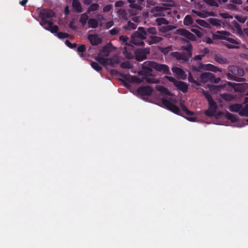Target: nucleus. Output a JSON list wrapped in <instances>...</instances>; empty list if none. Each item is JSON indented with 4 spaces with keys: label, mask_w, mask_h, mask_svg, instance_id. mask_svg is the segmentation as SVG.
Wrapping results in <instances>:
<instances>
[{
    "label": "nucleus",
    "mask_w": 248,
    "mask_h": 248,
    "mask_svg": "<svg viewBox=\"0 0 248 248\" xmlns=\"http://www.w3.org/2000/svg\"><path fill=\"white\" fill-rule=\"evenodd\" d=\"M212 38L214 40L220 39L226 41L225 45L228 48H238L241 43L240 40L235 38L230 32L227 31H217L216 33L213 34Z\"/></svg>",
    "instance_id": "nucleus-1"
},
{
    "label": "nucleus",
    "mask_w": 248,
    "mask_h": 248,
    "mask_svg": "<svg viewBox=\"0 0 248 248\" xmlns=\"http://www.w3.org/2000/svg\"><path fill=\"white\" fill-rule=\"evenodd\" d=\"M153 69L163 74L170 75L169 67L164 64H160L155 62L147 61L143 62L142 72L145 75L152 76Z\"/></svg>",
    "instance_id": "nucleus-2"
},
{
    "label": "nucleus",
    "mask_w": 248,
    "mask_h": 248,
    "mask_svg": "<svg viewBox=\"0 0 248 248\" xmlns=\"http://www.w3.org/2000/svg\"><path fill=\"white\" fill-rule=\"evenodd\" d=\"M228 73H227V78L230 80H232L236 81H245L244 78H241L237 77H242L245 73L243 68L238 66L231 65L228 68Z\"/></svg>",
    "instance_id": "nucleus-3"
},
{
    "label": "nucleus",
    "mask_w": 248,
    "mask_h": 248,
    "mask_svg": "<svg viewBox=\"0 0 248 248\" xmlns=\"http://www.w3.org/2000/svg\"><path fill=\"white\" fill-rule=\"evenodd\" d=\"M145 33L144 27H139L138 30L135 31L131 35V42L135 45H144V43L143 40H144Z\"/></svg>",
    "instance_id": "nucleus-4"
},
{
    "label": "nucleus",
    "mask_w": 248,
    "mask_h": 248,
    "mask_svg": "<svg viewBox=\"0 0 248 248\" xmlns=\"http://www.w3.org/2000/svg\"><path fill=\"white\" fill-rule=\"evenodd\" d=\"M200 83H203L207 82H211L212 83H217L220 80V78H216L214 75L210 72H204L201 74L200 76Z\"/></svg>",
    "instance_id": "nucleus-5"
},
{
    "label": "nucleus",
    "mask_w": 248,
    "mask_h": 248,
    "mask_svg": "<svg viewBox=\"0 0 248 248\" xmlns=\"http://www.w3.org/2000/svg\"><path fill=\"white\" fill-rule=\"evenodd\" d=\"M193 69L197 72H201L202 70L211 71L214 72H221L222 70L211 64H204L202 63L198 64L197 66H194Z\"/></svg>",
    "instance_id": "nucleus-6"
},
{
    "label": "nucleus",
    "mask_w": 248,
    "mask_h": 248,
    "mask_svg": "<svg viewBox=\"0 0 248 248\" xmlns=\"http://www.w3.org/2000/svg\"><path fill=\"white\" fill-rule=\"evenodd\" d=\"M149 53V48L137 49L135 51V59L139 62L142 61L147 58V54Z\"/></svg>",
    "instance_id": "nucleus-7"
},
{
    "label": "nucleus",
    "mask_w": 248,
    "mask_h": 248,
    "mask_svg": "<svg viewBox=\"0 0 248 248\" xmlns=\"http://www.w3.org/2000/svg\"><path fill=\"white\" fill-rule=\"evenodd\" d=\"M162 104L168 110L171 111L176 114H179L180 109L178 107L170 102L166 98H162Z\"/></svg>",
    "instance_id": "nucleus-8"
},
{
    "label": "nucleus",
    "mask_w": 248,
    "mask_h": 248,
    "mask_svg": "<svg viewBox=\"0 0 248 248\" xmlns=\"http://www.w3.org/2000/svg\"><path fill=\"white\" fill-rule=\"evenodd\" d=\"M209 108L205 111L204 114L208 117H212L215 115L217 109V105L215 101L209 102Z\"/></svg>",
    "instance_id": "nucleus-9"
},
{
    "label": "nucleus",
    "mask_w": 248,
    "mask_h": 248,
    "mask_svg": "<svg viewBox=\"0 0 248 248\" xmlns=\"http://www.w3.org/2000/svg\"><path fill=\"white\" fill-rule=\"evenodd\" d=\"M176 33L182 35L192 41L195 40L196 39V37L193 33L184 29H177L176 31Z\"/></svg>",
    "instance_id": "nucleus-10"
},
{
    "label": "nucleus",
    "mask_w": 248,
    "mask_h": 248,
    "mask_svg": "<svg viewBox=\"0 0 248 248\" xmlns=\"http://www.w3.org/2000/svg\"><path fill=\"white\" fill-rule=\"evenodd\" d=\"M54 13L52 10L49 9H43L39 13V16L41 20H46L47 18H50L53 17Z\"/></svg>",
    "instance_id": "nucleus-11"
},
{
    "label": "nucleus",
    "mask_w": 248,
    "mask_h": 248,
    "mask_svg": "<svg viewBox=\"0 0 248 248\" xmlns=\"http://www.w3.org/2000/svg\"><path fill=\"white\" fill-rule=\"evenodd\" d=\"M87 38L93 46H97L102 42V39L99 37L98 35L97 34H90L88 35Z\"/></svg>",
    "instance_id": "nucleus-12"
},
{
    "label": "nucleus",
    "mask_w": 248,
    "mask_h": 248,
    "mask_svg": "<svg viewBox=\"0 0 248 248\" xmlns=\"http://www.w3.org/2000/svg\"><path fill=\"white\" fill-rule=\"evenodd\" d=\"M152 92V88L148 86L140 87L137 90V93L141 95L150 96Z\"/></svg>",
    "instance_id": "nucleus-13"
},
{
    "label": "nucleus",
    "mask_w": 248,
    "mask_h": 248,
    "mask_svg": "<svg viewBox=\"0 0 248 248\" xmlns=\"http://www.w3.org/2000/svg\"><path fill=\"white\" fill-rule=\"evenodd\" d=\"M145 0H137L138 2H136V0H127L130 3L129 7L141 11L142 8V3Z\"/></svg>",
    "instance_id": "nucleus-14"
},
{
    "label": "nucleus",
    "mask_w": 248,
    "mask_h": 248,
    "mask_svg": "<svg viewBox=\"0 0 248 248\" xmlns=\"http://www.w3.org/2000/svg\"><path fill=\"white\" fill-rule=\"evenodd\" d=\"M145 35L144 37V40L147 42L149 38L152 35H156L157 31L155 27L145 28Z\"/></svg>",
    "instance_id": "nucleus-15"
},
{
    "label": "nucleus",
    "mask_w": 248,
    "mask_h": 248,
    "mask_svg": "<svg viewBox=\"0 0 248 248\" xmlns=\"http://www.w3.org/2000/svg\"><path fill=\"white\" fill-rule=\"evenodd\" d=\"M172 71L176 76L179 77L180 78L184 80L186 78V74L182 69L177 67H174L172 68Z\"/></svg>",
    "instance_id": "nucleus-16"
},
{
    "label": "nucleus",
    "mask_w": 248,
    "mask_h": 248,
    "mask_svg": "<svg viewBox=\"0 0 248 248\" xmlns=\"http://www.w3.org/2000/svg\"><path fill=\"white\" fill-rule=\"evenodd\" d=\"M175 86L177 89L184 93H186L188 91V85L182 81H178L175 83Z\"/></svg>",
    "instance_id": "nucleus-17"
},
{
    "label": "nucleus",
    "mask_w": 248,
    "mask_h": 248,
    "mask_svg": "<svg viewBox=\"0 0 248 248\" xmlns=\"http://www.w3.org/2000/svg\"><path fill=\"white\" fill-rule=\"evenodd\" d=\"M171 55L179 60L187 61L189 59V58L186 56L184 52H173L171 53Z\"/></svg>",
    "instance_id": "nucleus-18"
},
{
    "label": "nucleus",
    "mask_w": 248,
    "mask_h": 248,
    "mask_svg": "<svg viewBox=\"0 0 248 248\" xmlns=\"http://www.w3.org/2000/svg\"><path fill=\"white\" fill-rule=\"evenodd\" d=\"M162 40V38L157 36L156 35H152L149 38L147 43L149 45L155 44L160 42Z\"/></svg>",
    "instance_id": "nucleus-19"
},
{
    "label": "nucleus",
    "mask_w": 248,
    "mask_h": 248,
    "mask_svg": "<svg viewBox=\"0 0 248 248\" xmlns=\"http://www.w3.org/2000/svg\"><path fill=\"white\" fill-rule=\"evenodd\" d=\"M162 40V38L157 36L156 35H152L149 38L147 43L149 45L155 44L160 42Z\"/></svg>",
    "instance_id": "nucleus-20"
},
{
    "label": "nucleus",
    "mask_w": 248,
    "mask_h": 248,
    "mask_svg": "<svg viewBox=\"0 0 248 248\" xmlns=\"http://www.w3.org/2000/svg\"><path fill=\"white\" fill-rule=\"evenodd\" d=\"M243 107V104H234L231 105L228 109L232 112H238L239 114V112L241 110V108H242Z\"/></svg>",
    "instance_id": "nucleus-21"
},
{
    "label": "nucleus",
    "mask_w": 248,
    "mask_h": 248,
    "mask_svg": "<svg viewBox=\"0 0 248 248\" xmlns=\"http://www.w3.org/2000/svg\"><path fill=\"white\" fill-rule=\"evenodd\" d=\"M156 90L158 92H160L162 94L164 95L171 96V93L166 87L162 86V85H157L156 86Z\"/></svg>",
    "instance_id": "nucleus-22"
},
{
    "label": "nucleus",
    "mask_w": 248,
    "mask_h": 248,
    "mask_svg": "<svg viewBox=\"0 0 248 248\" xmlns=\"http://www.w3.org/2000/svg\"><path fill=\"white\" fill-rule=\"evenodd\" d=\"M120 76L122 78H123L124 79H125V80H126L127 81L130 82V81H132V80L131 79V78L130 77V76L129 74H121L120 75ZM132 80L135 81L139 83L140 82V79L139 78H137L136 76H133L132 77Z\"/></svg>",
    "instance_id": "nucleus-23"
},
{
    "label": "nucleus",
    "mask_w": 248,
    "mask_h": 248,
    "mask_svg": "<svg viewBox=\"0 0 248 248\" xmlns=\"http://www.w3.org/2000/svg\"><path fill=\"white\" fill-rule=\"evenodd\" d=\"M72 7L78 13L82 12V7L78 0H73L72 1Z\"/></svg>",
    "instance_id": "nucleus-24"
},
{
    "label": "nucleus",
    "mask_w": 248,
    "mask_h": 248,
    "mask_svg": "<svg viewBox=\"0 0 248 248\" xmlns=\"http://www.w3.org/2000/svg\"><path fill=\"white\" fill-rule=\"evenodd\" d=\"M224 115L228 120L231 121L232 123H235L238 120L236 115H233L227 111L225 112Z\"/></svg>",
    "instance_id": "nucleus-25"
},
{
    "label": "nucleus",
    "mask_w": 248,
    "mask_h": 248,
    "mask_svg": "<svg viewBox=\"0 0 248 248\" xmlns=\"http://www.w3.org/2000/svg\"><path fill=\"white\" fill-rule=\"evenodd\" d=\"M165 8L163 7H160V6H156L154 8H153L151 10V12L152 13H154L155 15H159V16H162V15H163V14H162V13H163V11L164 10Z\"/></svg>",
    "instance_id": "nucleus-26"
},
{
    "label": "nucleus",
    "mask_w": 248,
    "mask_h": 248,
    "mask_svg": "<svg viewBox=\"0 0 248 248\" xmlns=\"http://www.w3.org/2000/svg\"><path fill=\"white\" fill-rule=\"evenodd\" d=\"M53 23L51 21H49L47 20H41L40 25L43 27L46 30L49 31L50 27L53 25Z\"/></svg>",
    "instance_id": "nucleus-27"
},
{
    "label": "nucleus",
    "mask_w": 248,
    "mask_h": 248,
    "mask_svg": "<svg viewBox=\"0 0 248 248\" xmlns=\"http://www.w3.org/2000/svg\"><path fill=\"white\" fill-rule=\"evenodd\" d=\"M88 14L87 12H86V13L82 14L80 16L79 22L83 26L86 25L87 22H88V20L89 19Z\"/></svg>",
    "instance_id": "nucleus-28"
},
{
    "label": "nucleus",
    "mask_w": 248,
    "mask_h": 248,
    "mask_svg": "<svg viewBox=\"0 0 248 248\" xmlns=\"http://www.w3.org/2000/svg\"><path fill=\"white\" fill-rule=\"evenodd\" d=\"M88 24L89 28H96L98 26V23L97 20L95 18H90L88 20Z\"/></svg>",
    "instance_id": "nucleus-29"
},
{
    "label": "nucleus",
    "mask_w": 248,
    "mask_h": 248,
    "mask_svg": "<svg viewBox=\"0 0 248 248\" xmlns=\"http://www.w3.org/2000/svg\"><path fill=\"white\" fill-rule=\"evenodd\" d=\"M99 7V5L97 3H92L88 7L87 12L90 14L91 12L97 11Z\"/></svg>",
    "instance_id": "nucleus-30"
},
{
    "label": "nucleus",
    "mask_w": 248,
    "mask_h": 248,
    "mask_svg": "<svg viewBox=\"0 0 248 248\" xmlns=\"http://www.w3.org/2000/svg\"><path fill=\"white\" fill-rule=\"evenodd\" d=\"M151 77H143V79L145 81L149 83H158L159 82V80L157 78H155L154 77H153L152 75Z\"/></svg>",
    "instance_id": "nucleus-31"
},
{
    "label": "nucleus",
    "mask_w": 248,
    "mask_h": 248,
    "mask_svg": "<svg viewBox=\"0 0 248 248\" xmlns=\"http://www.w3.org/2000/svg\"><path fill=\"white\" fill-rule=\"evenodd\" d=\"M110 52V47L108 46V45H106L103 47L102 49L100 51V53L102 56L108 57L109 56Z\"/></svg>",
    "instance_id": "nucleus-32"
},
{
    "label": "nucleus",
    "mask_w": 248,
    "mask_h": 248,
    "mask_svg": "<svg viewBox=\"0 0 248 248\" xmlns=\"http://www.w3.org/2000/svg\"><path fill=\"white\" fill-rule=\"evenodd\" d=\"M184 50L185 54L189 58L191 57L192 54V46L191 44H188L185 47Z\"/></svg>",
    "instance_id": "nucleus-33"
},
{
    "label": "nucleus",
    "mask_w": 248,
    "mask_h": 248,
    "mask_svg": "<svg viewBox=\"0 0 248 248\" xmlns=\"http://www.w3.org/2000/svg\"><path fill=\"white\" fill-rule=\"evenodd\" d=\"M239 115L241 116L248 117V104H247L241 108Z\"/></svg>",
    "instance_id": "nucleus-34"
},
{
    "label": "nucleus",
    "mask_w": 248,
    "mask_h": 248,
    "mask_svg": "<svg viewBox=\"0 0 248 248\" xmlns=\"http://www.w3.org/2000/svg\"><path fill=\"white\" fill-rule=\"evenodd\" d=\"M220 96L223 100L226 101H232L234 98L232 95L228 93H223L220 95Z\"/></svg>",
    "instance_id": "nucleus-35"
},
{
    "label": "nucleus",
    "mask_w": 248,
    "mask_h": 248,
    "mask_svg": "<svg viewBox=\"0 0 248 248\" xmlns=\"http://www.w3.org/2000/svg\"><path fill=\"white\" fill-rule=\"evenodd\" d=\"M193 23V20L190 15H186L184 19V24L186 26L191 25Z\"/></svg>",
    "instance_id": "nucleus-36"
},
{
    "label": "nucleus",
    "mask_w": 248,
    "mask_h": 248,
    "mask_svg": "<svg viewBox=\"0 0 248 248\" xmlns=\"http://www.w3.org/2000/svg\"><path fill=\"white\" fill-rule=\"evenodd\" d=\"M186 114L189 116L186 118V119L188 121L191 122H195L196 121L197 118L196 117H193L194 114V113L193 111L188 110Z\"/></svg>",
    "instance_id": "nucleus-37"
},
{
    "label": "nucleus",
    "mask_w": 248,
    "mask_h": 248,
    "mask_svg": "<svg viewBox=\"0 0 248 248\" xmlns=\"http://www.w3.org/2000/svg\"><path fill=\"white\" fill-rule=\"evenodd\" d=\"M188 81L190 83H194L195 85L197 86H201V83L200 81H196L195 80L191 74V73H189L188 77Z\"/></svg>",
    "instance_id": "nucleus-38"
},
{
    "label": "nucleus",
    "mask_w": 248,
    "mask_h": 248,
    "mask_svg": "<svg viewBox=\"0 0 248 248\" xmlns=\"http://www.w3.org/2000/svg\"><path fill=\"white\" fill-rule=\"evenodd\" d=\"M95 60L103 66H106L107 63V59L104 57L98 56L95 58Z\"/></svg>",
    "instance_id": "nucleus-39"
},
{
    "label": "nucleus",
    "mask_w": 248,
    "mask_h": 248,
    "mask_svg": "<svg viewBox=\"0 0 248 248\" xmlns=\"http://www.w3.org/2000/svg\"><path fill=\"white\" fill-rule=\"evenodd\" d=\"M91 65L93 69L97 72H100L102 70V67L97 62H92Z\"/></svg>",
    "instance_id": "nucleus-40"
},
{
    "label": "nucleus",
    "mask_w": 248,
    "mask_h": 248,
    "mask_svg": "<svg viewBox=\"0 0 248 248\" xmlns=\"http://www.w3.org/2000/svg\"><path fill=\"white\" fill-rule=\"evenodd\" d=\"M196 21L197 23L203 27L209 28L210 26L209 24L204 20L198 19Z\"/></svg>",
    "instance_id": "nucleus-41"
},
{
    "label": "nucleus",
    "mask_w": 248,
    "mask_h": 248,
    "mask_svg": "<svg viewBox=\"0 0 248 248\" xmlns=\"http://www.w3.org/2000/svg\"><path fill=\"white\" fill-rule=\"evenodd\" d=\"M172 46H168L166 47L162 48L161 51L165 55H167L172 50Z\"/></svg>",
    "instance_id": "nucleus-42"
},
{
    "label": "nucleus",
    "mask_w": 248,
    "mask_h": 248,
    "mask_svg": "<svg viewBox=\"0 0 248 248\" xmlns=\"http://www.w3.org/2000/svg\"><path fill=\"white\" fill-rule=\"evenodd\" d=\"M120 66L122 68L130 69L132 67V65L129 61H125L121 63Z\"/></svg>",
    "instance_id": "nucleus-43"
},
{
    "label": "nucleus",
    "mask_w": 248,
    "mask_h": 248,
    "mask_svg": "<svg viewBox=\"0 0 248 248\" xmlns=\"http://www.w3.org/2000/svg\"><path fill=\"white\" fill-rule=\"evenodd\" d=\"M209 23L215 26H220V21L217 18H210L208 19Z\"/></svg>",
    "instance_id": "nucleus-44"
},
{
    "label": "nucleus",
    "mask_w": 248,
    "mask_h": 248,
    "mask_svg": "<svg viewBox=\"0 0 248 248\" xmlns=\"http://www.w3.org/2000/svg\"><path fill=\"white\" fill-rule=\"evenodd\" d=\"M156 22L157 25L161 26L162 25H166L168 23L167 20L164 18H158L156 19Z\"/></svg>",
    "instance_id": "nucleus-45"
},
{
    "label": "nucleus",
    "mask_w": 248,
    "mask_h": 248,
    "mask_svg": "<svg viewBox=\"0 0 248 248\" xmlns=\"http://www.w3.org/2000/svg\"><path fill=\"white\" fill-rule=\"evenodd\" d=\"M86 46L85 45H80L77 48V51L79 53V55L81 57H83V53L86 50Z\"/></svg>",
    "instance_id": "nucleus-46"
},
{
    "label": "nucleus",
    "mask_w": 248,
    "mask_h": 248,
    "mask_svg": "<svg viewBox=\"0 0 248 248\" xmlns=\"http://www.w3.org/2000/svg\"><path fill=\"white\" fill-rule=\"evenodd\" d=\"M125 28L126 29L128 30H134L137 28V25L131 21H128Z\"/></svg>",
    "instance_id": "nucleus-47"
},
{
    "label": "nucleus",
    "mask_w": 248,
    "mask_h": 248,
    "mask_svg": "<svg viewBox=\"0 0 248 248\" xmlns=\"http://www.w3.org/2000/svg\"><path fill=\"white\" fill-rule=\"evenodd\" d=\"M57 36L60 39H65L68 38L70 35L67 33L59 32L57 33Z\"/></svg>",
    "instance_id": "nucleus-48"
},
{
    "label": "nucleus",
    "mask_w": 248,
    "mask_h": 248,
    "mask_svg": "<svg viewBox=\"0 0 248 248\" xmlns=\"http://www.w3.org/2000/svg\"><path fill=\"white\" fill-rule=\"evenodd\" d=\"M203 94L205 97V98L208 101V102H210L213 101H214L212 98V95L208 93L205 91H203Z\"/></svg>",
    "instance_id": "nucleus-49"
},
{
    "label": "nucleus",
    "mask_w": 248,
    "mask_h": 248,
    "mask_svg": "<svg viewBox=\"0 0 248 248\" xmlns=\"http://www.w3.org/2000/svg\"><path fill=\"white\" fill-rule=\"evenodd\" d=\"M58 31H59V27L57 26V25H54V26H52L49 31H50L51 32L53 33H58Z\"/></svg>",
    "instance_id": "nucleus-50"
},
{
    "label": "nucleus",
    "mask_w": 248,
    "mask_h": 248,
    "mask_svg": "<svg viewBox=\"0 0 248 248\" xmlns=\"http://www.w3.org/2000/svg\"><path fill=\"white\" fill-rule=\"evenodd\" d=\"M191 30V31L195 33V34L198 37H201L202 35V33L198 29L192 28Z\"/></svg>",
    "instance_id": "nucleus-51"
},
{
    "label": "nucleus",
    "mask_w": 248,
    "mask_h": 248,
    "mask_svg": "<svg viewBox=\"0 0 248 248\" xmlns=\"http://www.w3.org/2000/svg\"><path fill=\"white\" fill-rule=\"evenodd\" d=\"M205 2L211 6H218V3L215 0H204Z\"/></svg>",
    "instance_id": "nucleus-52"
},
{
    "label": "nucleus",
    "mask_w": 248,
    "mask_h": 248,
    "mask_svg": "<svg viewBox=\"0 0 248 248\" xmlns=\"http://www.w3.org/2000/svg\"><path fill=\"white\" fill-rule=\"evenodd\" d=\"M65 44L70 48L74 49L77 47V44L76 43L72 44L69 40H66L65 41Z\"/></svg>",
    "instance_id": "nucleus-53"
},
{
    "label": "nucleus",
    "mask_w": 248,
    "mask_h": 248,
    "mask_svg": "<svg viewBox=\"0 0 248 248\" xmlns=\"http://www.w3.org/2000/svg\"><path fill=\"white\" fill-rule=\"evenodd\" d=\"M165 78L169 81L172 82L174 86L175 83H176L178 81V80H177L176 79H175L173 77H172L165 76Z\"/></svg>",
    "instance_id": "nucleus-54"
},
{
    "label": "nucleus",
    "mask_w": 248,
    "mask_h": 248,
    "mask_svg": "<svg viewBox=\"0 0 248 248\" xmlns=\"http://www.w3.org/2000/svg\"><path fill=\"white\" fill-rule=\"evenodd\" d=\"M109 32L111 35H115L119 33V30L117 28H113L109 30Z\"/></svg>",
    "instance_id": "nucleus-55"
},
{
    "label": "nucleus",
    "mask_w": 248,
    "mask_h": 248,
    "mask_svg": "<svg viewBox=\"0 0 248 248\" xmlns=\"http://www.w3.org/2000/svg\"><path fill=\"white\" fill-rule=\"evenodd\" d=\"M112 8V6L111 4H108L103 8V12L107 13L109 12Z\"/></svg>",
    "instance_id": "nucleus-56"
},
{
    "label": "nucleus",
    "mask_w": 248,
    "mask_h": 248,
    "mask_svg": "<svg viewBox=\"0 0 248 248\" xmlns=\"http://www.w3.org/2000/svg\"><path fill=\"white\" fill-rule=\"evenodd\" d=\"M124 1H122V0L117 1L115 3V6L116 7H122L124 5Z\"/></svg>",
    "instance_id": "nucleus-57"
},
{
    "label": "nucleus",
    "mask_w": 248,
    "mask_h": 248,
    "mask_svg": "<svg viewBox=\"0 0 248 248\" xmlns=\"http://www.w3.org/2000/svg\"><path fill=\"white\" fill-rule=\"evenodd\" d=\"M119 39L120 41H121L123 43H125L128 40V37L123 36V35H122V36H120Z\"/></svg>",
    "instance_id": "nucleus-58"
},
{
    "label": "nucleus",
    "mask_w": 248,
    "mask_h": 248,
    "mask_svg": "<svg viewBox=\"0 0 248 248\" xmlns=\"http://www.w3.org/2000/svg\"><path fill=\"white\" fill-rule=\"evenodd\" d=\"M180 107L183 110V111H184L185 113H186L188 110L187 107L183 104H181Z\"/></svg>",
    "instance_id": "nucleus-59"
},
{
    "label": "nucleus",
    "mask_w": 248,
    "mask_h": 248,
    "mask_svg": "<svg viewBox=\"0 0 248 248\" xmlns=\"http://www.w3.org/2000/svg\"><path fill=\"white\" fill-rule=\"evenodd\" d=\"M180 107L183 110V111H184L185 113H186L188 110L187 107L183 104H181Z\"/></svg>",
    "instance_id": "nucleus-60"
},
{
    "label": "nucleus",
    "mask_w": 248,
    "mask_h": 248,
    "mask_svg": "<svg viewBox=\"0 0 248 248\" xmlns=\"http://www.w3.org/2000/svg\"><path fill=\"white\" fill-rule=\"evenodd\" d=\"M204 41L209 44H211L213 42L211 38L207 37L205 38Z\"/></svg>",
    "instance_id": "nucleus-61"
},
{
    "label": "nucleus",
    "mask_w": 248,
    "mask_h": 248,
    "mask_svg": "<svg viewBox=\"0 0 248 248\" xmlns=\"http://www.w3.org/2000/svg\"><path fill=\"white\" fill-rule=\"evenodd\" d=\"M231 2L234 4H241L242 1L241 0H230Z\"/></svg>",
    "instance_id": "nucleus-62"
},
{
    "label": "nucleus",
    "mask_w": 248,
    "mask_h": 248,
    "mask_svg": "<svg viewBox=\"0 0 248 248\" xmlns=\"http://www.w3.org/2000/svg\"><path fill=\"white\" fill-rule=\"evenodd\" d=\"M204 57V54L202 55H196L194 57L195 60H201L202 58Z\"/></svg>",
    "instance_id": "nucleus-63"
},
{
    "label": "nucleus",
    "mask_w": 248,
    "mask_h": 248,
    "mask_svg": "<svg viewBox=\"0 0 248 248\" xmlns=\"http://www.w3.org/2000/svg\"><path fill=\"white\" fill-rule=\"evenodd\" d=\"M83 2L85 5H91L92 2V0H83Z\"/></svg>",
    "instance_id": "nucleus-64"
}]
</instances>
